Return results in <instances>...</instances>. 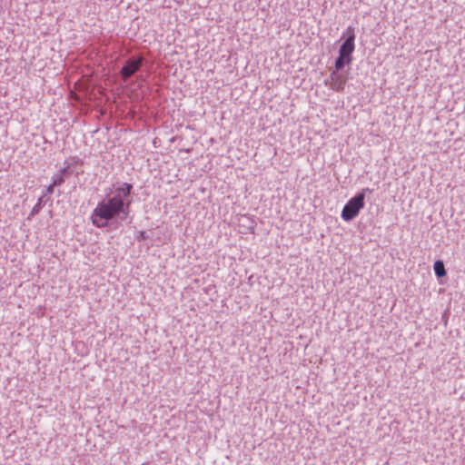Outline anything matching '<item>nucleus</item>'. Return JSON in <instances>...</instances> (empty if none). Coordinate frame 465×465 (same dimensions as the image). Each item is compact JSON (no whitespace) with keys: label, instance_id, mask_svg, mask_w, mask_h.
<instances>
[{"label":"nucleus","instance_id":"nucleus-1","mask_svg":"<svg viewBox=\"0 0 465 465\" xmlns=\"http://www.w3.org/2000/svg\"><path fill=\"white\" fill-rule=\"evenodd\" d=\"M133 185L128 183H118L104 190L105 197L98 202L92 211L90 219L96 228L103 229L108 222L118 217L126 219L129 213L131 201L129 199Z\"/></svg>","mask_w":465,"mask_h":465},{"label":"nucleus","instance_id":"nucleus-2","mask_svg":"<svg viewBox=\"0 0 465 465\" xmlns=\"http://www.w3.org/2000/svg\"><path fill=\"white\" fill-rule=\"evenodd\" d=\"M345 38L339 48V55L335 59L334 67L336 71L342 70L345 65L350 64L352 60V54L355 50V32L354 27L348 26L342 33L341 39Z\"/></svg>","mask_w":465,"mask_h":465},{"label":"nucleus","instance_id":"nucleus-3","mask_svg":"<svg viewBox=\"0 0 465 465\" xmlns=\"http://www.w3.org/2000/svg\"><path fill=\"white\" fill-rule=\"evenodd\" d=\"M372 190L366 187L351 198L343 206L341 217L345 222L353 220L364 207L366 193H371Z\"/></svg>","mask_w":465,"mask_h":465},{"label":"nucleus","instance_id":"nucleus-4","mask_svg":"<svg viewBox=\"0 0 465 465\" xmlns=\"http://www.w3.org/2000/svg\"><path fill=\"white\" fill-rule=\"evenodd\" d=\"M144 58L142 55L134 56L127 59L120 70V76L126 82L133 75L138 73L143 64Z\"/></svg>","mask_w":465,"mask_h":465},{"label":"nucleus","instance_id":"nucleus-5","mask_svg":"<svg viewBox=\"0 0 465 465\" xmlns=\"http://www.w3.org/2000/svg\"><path fill=\"white\" fill-rule=\"evenodd\" d=\"M347 81L348 77L343 73L336 71L334 67V70H332L324 80V84L329 86L333 92L341 93L344 91Z\"/></svg>","mask_w":465,"mask_h":465},{"label":"nucleus","instance_id":"nucleus-6","mask_svg":"<svg viewBox=\"0 0 465 465\" xmlns=\"http://www.w3.org/2000/svg\"><path fill=\"white\" fill-rule=\"evenodd\" d=\"M435 275L438 278H441L446 275V270L444 267V263L441 261H436L433 265Z\"/></svg>","mask_w":465,"mask_h":465},{"label":"nucleus","instance_id":"nucleus-7","mask_svg":"<svg viewBox=\"0 0 465 465\" xmlns=\"http://www.w3.org/2000/svg\"><path fill=\"white\" fill-rule=\"evenodd\" d=\"M44 198H45V195L38 198L36 203L34 205V207L31 210L30 214L32 216L38 214L40 213V211L42 210V208L45 204Z\"/></svg>","mask_w":465,"mask_h":465},{"label":"nucleus","instance_id":"nucleus-8","mask_svg":"<svg viewBox=\"0 0 465 465\" xmlns=\"http://www.w3.org/2000/svg\"><path fill=\"white\" fill-rule=\"evenodd\" d=\"M64 180L63 175L55 173L52 177V186H60L64 183Z\"/></svg>","mask_w":465,"mask_h":465},{"label":"nucleus","instance_id":"nucleus-9","mask_svg":"<svg viewBox=\"0 0 465 465\" xmlns=\"http://www.w3.org/2000/svg\"><path fill=\"white\" fill-rule=\"evenodd\" d=\"M147 237L148 236L145 232L140 231L136 236V239H137V241L141 242V241L147 239Z\"/></svg>","mask_w":465,"mask_h":465},{"label":"nucleus","instance_id":"nucleus-10","mask_svg":"<svg viewBox=\"0 0 465 465\" xmlns=\"http://www.w3.org/2000/svg\"><path fill=\"white\" fill-rule=\"evenodd\" d=\"M69 173V166H65V167H63L60 172L58 173V174H61L63 175V177L64 178L67 174Z\"/></svg>","mask_w":465,"mask_h":465},{"label":"nucleus","instance_id":"nucleus-11","mask_svg":"<svg viewBox=\"0 0 465 465\" xmlns=\"http://www.w3.org/2000/svg\"><path fill=\"white\" fill-rule=\"evenodd\" d=\"M55 186H52V183L49 184L47 187H46V193L47 194H52L54 193V188Z\"/></svg>","mask_w":465,"mask_h":465}]
</instances>
